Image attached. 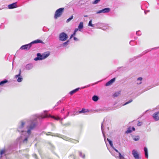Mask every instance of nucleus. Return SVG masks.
Here are the masks:
<instances>
[{
  "label": "nucleus",
  "mask_w": 159,
  "mask_h": 159,
  "mask_svg": "<svg viewBox=\"0 0 159 159\" xmlns=\"http://www.w3.org/2000/svg\"><path fill=\"white\" fill-rule=\"evenodd\" d=\"M47 116V115L36 114L32 115L30 119H25L20 121L18 125L17 131L20 134V136L17 139V143H19L20 145L26 144L31 131L38 125V120H40Z\"/></svg>",
  "instance_id": "1"
},
{
  "label": "nucleus",
  "mask_w": 159,
  "mask_h": 159,
  "mask_svg": "<svg viewBox=\"0 0 159 159\" xmlns=\"http://www.w3.org/2000/svg\"><path fill=\"white\" fill-rule=\"evenodd\" d=\"M50 54L49 52H45L42 54L38 53L37 54V57L35 58L34 60H43L48 57Z\"/></svg>",
  "instance_id": "2"
},
{
  "label": "nucleus",
  "mask_w": 159,
  "mask_h": 159,
  "mask_svg": "<svg viewBox=\"0 0 159 159\" xmlns=\"http://www.w3.org/2000/svg\"><path fill=\"white\" fill-rule=\"evenodd\" d=\"M47 112H48V111H44V112L45 113V114L44 115H47L48 116L47 117H46L45 118H48V117H51L56 120H61L60 123H61V124H62V122L61 121L63 119H65L67 116H68L69 115V112H68L66 116H64L63 118L61 119V118L60 117H59V116L55 117L54 116H51L50 115H48L47 114Z\"/></svg>",
  "instance_id": "3"
},
{
  "label": "nucleus",
  "mask_w": 159,
  "mask_h": 159,
  "mask_svg": "<svg viewBox=\"0 0 159 159\" xmlns=\"http://www.w3.org/2000/svg\"><path fill=\"white\" fill-rule=\"evenodd\" d=\"M64 10L63 7L57 9L55 11L54 17L55 19H57L58 17H60L62 14Z\"/></svg>",
  "instance_id": "4"
},
{
  "label": "nucleus",
  "mask_w": 159,
  "mask_h": 159,
  "mask_svg": "<svg viewBox=\"0 0 159 159\" xmlns=\"http://www.w3.org/2000/svg\"><path fill=\"white\" fill-rule=\"evenodd\" d=\"M9 149H6L5 148H3L0 150V158H2L3 155L6 156L12 152V150H10L9 152H8Z\"/></svg>",
  "instance_id": "5"
},
{
  "label": "nucleus",
  "mask_w": 159,
  "mask_h": 159,
  "mask_svg": "<svg viewBox=\"0 0 159 159\" xmlns=\"http://www.w3.org/2000/svg\"><path fill=\"white\" fill-rule=\"evenodd\" d=\"M68 38L67 34L64 32L61 33L59 35V39L60 41H65Z\"/></svg>",
  "instance_id": "6"
},
{
  "label": "nucleus",
  "mask_w": 159,
  "mask_h": 159,
  "mask_svg": "<svg viewBox=\"0 0 159 159\" xmlns=\"http://www.w3.org/2000/svg\"><path fill=\"white\" fill-rule=\"evenodd\" d=\"M21 70L20 69L19 70L18 74L15 76L14 78L17 79V81L18 82H21L23 80V78L21 75Z\"/></svg>",
  "instance_id": "7"
},
{
  "label": "nucleus",
  "mask_w": 159,
  "mask_h": 159,
  "mask_svg": "<svg viewBox=\"0 0 159 159\" xmlns=\"http://www.w3.org/2000/svg\"><path fill=\"white\" fill-rule=\"evenodd\" d=\"M152 48V49H147L146 50H145V51H143L142 53H141V54L137 56H136L135 57H134V60H135L136 59H139V58L140 57H142L143 55L146 54V53H148V52L151 51L152 50V49H157V48Z\"/></svg>",
  "instance_id": "8"
},
{
  "label": "nucleus",
  "mask_w": 159,
  "mask_h": 159,
  "mask_svg": "<svg viewBox=\"0 0 159 159\" xmlns=\"http://www.w3.org/2000/svg\"><path fill=\"white\" fill-rule=\"evenodd\" d=\"M89 111L88 109H85L83 108L82 109V110L77 112H74L73 114L71 115V116H75V114L78 115L79 114L84 113L86 112H89Z\"/></svg>",
  "instance_id": "9"
},
{
  "label": "nucleus",
  "mask_w": 159,
  "mask_h": 159,
  "mask_svg": "<svg viewBox=\"0 0 159 159\" xmlns=\"http://www.w3.org/2000/svg\"><path fill=\"white\" fill-rule=\"evenodd\" d=\"M31 46L32 45L30 43L29 44H26L20 47V49L25 50H28L30 48Z\"/></svg>",
  "instance_id": "10"
},
{
  "label": "nucleus",
  "mask_w": 159,
  "mask_h": 159,
  "mask_svg": "<svg viewBox=\"0 0 159 159\" xmlns=\"http://www.w3.org/2000/svg\"><path fill=\"white\" fill-rule=\"evenodd\" d=\"M111 11V9L109 7H106L98 11L96 13L99 14L102 13H107Z\"/></svg>",
  "instance_id": "11"
},
{
  "label": "nucleus",
  "mask_w": 159,
  "mask_h": 159,
  "mask_svg": "<svg viewBox=\"0 0 159 159\" xmlns=\"http://www.w3.org/2000/svg\"><path fill=\"white\" fill-rule=\"evenodd\" d=\"M132 154L135 159H141L139 154L136 150L133 149L132 151Z\"/></svg>",
  "instance_id": "12"
},
{
  "label": "nucleus",
  "mask_w": 159,
  "mask_h": 159,
  "mask_svg": "<svg viewBox=\"0 0 159 159\" xmlns=\"http://www.w3.org/2000/svg\"><path fill=\"white\" fill-rule=\"evenodd\" d=\"M112 148L115 151H116L119 154L118 156L117 155H115V157L116 158H118L120 159H124V156L123 155H122L120 152H119L114 147H112Z\"/></svg>",
  "instance_id": "13"
},
{
  "label": "nucleus",
  "mask_w": 159,
  "mask_h": 159,
  "mask_svg": "<svg viewBox=\"0 0 159 159\" xmlns=\"http://www.w3.org/2000/svg\"><path fill=\"white\" fill-rule=\"evenodd\" d=\"M159 111H157L153 114L152 117L155 120L157 121L159 120Z\"/></svg>",
  "instance_id": "14"
},
{
  "label": "nucleus",
  "mask_w": 159,
  "mask_h": 159,
  "mask_svg": "<svg viewBox=\"0 0 159 159\" xmlns=\"http://www.w3.org/2000/svg\"><path fill=\"white\" fill-rule=\"evenodd\" d=\"M17 2H15L8 5V7L9 9H12L17 7L16 5Z\"/></svg>",
  "instance_id": "15"
},
{
  "label": "nucleus",
  "mask_w": 159,
  "mask_h": 159,
  "mask_svg": "<svg viewBox=\"0 0 159 159\" xmlns=\"http://www.w3.org/2000/svg\"><path fill=\"white\" fill-rule=\"evenodd\" d=\"M34 65L32 63H29L27 64L25 66V69L27 70H30L33 68Z\"/></svg>",
  "instance_id": "16"
},
{
  "label": "nucleus",
  "mask_w": 159,
  "mask_h": 159,
  "mask_svg": "<svg viewBox=\"0 0 159 159\" xmlns=\"http://www.w3.org/2000/svg\"><path fill=\"white\" fill-rule=\"evenodd\" d=\"M115 80L116 78L115 77L112 79L106 84L105 86H108L111 85L115 81Z\"/></svg>",
  "instance_id": "17"
},
{
  "label": "nucleus",
  "mask_w": 159,
  "mask_h": 159,
  "mask_svg": "<svg viewBox=\"0 0 159 159\" xmlns=\"http://www.w3.org/2000/svg\"><path fill=\"white\" fill-rule=\"evenodd\" d=\"M135 130V128L134 127H129L128 128L127 130L125 131V133L126 134H128L131 133L132 131Z\"/></svg>",
  "instance_id": "18"
},
{
  "label": "nucleus",
  "mask_w": 159,
  "mask_h": 159,
  "mask_svg": "<svg viewBox=\"0 0 159 159\" xmlns=\"http://www.w3.org/2000/svg\"><path fill=\"white\" fill-rule=\"evenodd\" d=\"M38 43H43V42L41 40L37 39L36 40L32 41L30 43L32 46L33 44Z\"/></svg>",
  "instance_id": "19"
},
{
  "label": "nucleus",
  "mask_w": 159,
  "mask_h": 159,
  "mask_svg": "<svg viewBox=\"0 0 159 159\" xmlns=\"http://www.w3.org/2000/svg\"><path fill=\"white\" fill-rule=\"evenodd\" d=\"M80 89V88H77L71 91H70L69 93V94H70V95H72L74 94L75 93H76V92L78 91Z\"/></svg>",
  "instance_id": "20"
},
{
  "label": "nucleus",
  "mask_w": 159,
  "mask_h": 159,
  "mask_svg": "<svg viewBox=\"0 0 159 159\" xmlns=\"http://www.w3.org/2000/svg\"><path fill=\"white\" fill-rule=\"evenodd\" d=\"M83 23L82 22H80L78 25V28H77L78 29V30L81 31V30L83 29Z\"/></svg>",
  "instance_id": "21"
},
{
  "label": "nucleus",
  "mask_w": 159,
  "mask_h": 159,
  "mask_svg": "<svg viewBox=\"0 0 159 159\" xmlns=\"http://www.w3.org/2000/svg\"><path fill=\"white\" fill-rule=\"evenodd\" d=\"M8 80L6 79H5L4 80L1 81L0 82V86H3L5 84L9 82Z\"/></svg>",
  "instance_id": "22"
},
{
  "label": "nucleus",
  "mask_w": 159,
  "mask_h": 159,
  "mask_svg": "<svg viewBox=\"0 0 159 159\" xmlns=\"http://www.w3.org/2000/svg\"><path fill=\"white\" fill-rule=\"evenodd\" d=\"M144 155L145 157L148 158V149L147 147L144 148Z\"/></svg>",
  "instance_id": "23"
},
{
  "label": "nucleus",
  "mask_w": 159,
  "mask_h": 159,
  "mask_svg": "<svg viewBox=\"0 0 159 159\" xmlns=\"http://www.w3.org/2000/svg\"><path fill=\"white\" fill-rule=\"evenodd\" d=\"M143 78L141 77L138 78L136 81V83L138 84H140L142 83V80Z\"/></svg>",
  "instance_id": "24"
},
{
  "label": "nucleus",
  "mask_w": 159,
  "mask_h": 159,
  "mask_svg": "<svg viewBox=\"0 0 159 159\" xmlns=\"http://www.w3.org/2000/svg\"><path fill=\"white\" fill-rule=\"evenodd\" d=\"M103 127H104V126L103 125V123L102 122V124H101V129L102 132L103 134V137L104 138V140H105V141L106 136H105V134H104V132L103 131ZM105 141L106 142V141Z\"/></svg>",
  "instance_id": "25"
},
{
  "label": "nucleus",
  "mask_w": 159,
  "mask_h": 159,
  "mask_svg": "<svg viewBox=\"0 0 159 159\" xmlns=\"http://www.w3.org/2000/svg\"><path fill=\"white\" fill-rule=\"evenodd\" d=\"M92 100L94 102H97L99 99L97 95H94L92 97Z\"/></svg>",
  "instance_id": "26"
},
{
  "label": "nucleus",
  "mask_w": 159,
  "mask_h": 159,
  "mask_svg": "<svg viewBox=\"0 0 159 159\" xmlns=\"http://www.w3.org/2000/svg\"><path fill=\"white\" fill-rule=\"evenodd\" d=\"M78 30V29H75L74 32L72 34L70 37V39H71L74 36H75L76 34V32Z\"/></svg>",
  "instance_id": "27"
},
{
  "label": "nucleus",
  "mask_w": 159,
  "mask_h": 159,
  "mask_svg": "<svg viewBox=\"0 0 159 159\" xmlns=\"http://www.w3.org/2000/svg\"><path fill=\"white\" fill-rule=\"evenodd\" d=\"M62 138L64 140H66V141H69L71 142H73L72 140L73 139L70 138H68L66 137H64V138Z\"/></svg>",
  "instance_id": "28"
},
{
  "label": "nucleus",
  "mask_w": 159,
  "mask_h": 159,
  "mask_svg": "<svg viewBox=\"0 0 159 159\" xmlns=\"http://www.w3.org/2000/svg\"><path fill=\"white\" fill-rule=\"evenodd\" d=\"M69 42L70 40H68L66 42H65L64 43H62L61 45L63 47H66L68 44V43Z\"/></svg>",
  "instance_id": "29"
},
{
  "label": "nucleus",
  "mask_w": 159,
  "mask_h": 159,
  "mask_svg": "<svg viewBox=\"0 0 159 159\" xmlns=\"http://www.w3.org/2000/svg\"><path fill=\"white\" fill-rule=\"evenodd\" d=\"M48 133L51 134H48L47 133H46V135H52V136H57V137H60V136H59L60 134H56V135H53V134H52V133H51V132H48Z\"/></svg>",
  "instance_id": "30"
},
{
  "label": "nucleus",
  "mask_w": 159,
  "mask_h": 159,
  "mask_svg": "<svg viewBox=\"0 0 159 159\" xmlns=\"http://www.w3.org/2000/svg\"><path fill=\"white\" fill-rule=\"evenodd\" d=\"M107 140L108 141V142H109V144L110 145V146L112 147H113V144L112 143V141L111 140L107 138Z\"/></svg>",
  "instance_id": "31"
},
{
  "label": "nucleus",
  "mask_w": 159,
  "mask_h": 159,
  "mask_svg": "<svg viewBox=\"0 0 159 159\" xmlns=\"http://www.w3.org/2000/svg\"><path fill=\"white\" fill-rule=\"evenodd\" d=\"M88 25L89 26H91V27H94V25L92 23V20H90L89 21V23H88Z\"/></svg>",
  "instance_id": "32"
},
{
  "label": "nucleus",
  "mask_w": 159,
  "mask_h": 159,
  "mask_svg": "<svg viewBox=\"0 0 159 159\" xmlns=\"http://www.w3.org/2000/svg\"><path fill=\"white\" fill-rule=\"evenodd\" d=\"M133 139L134 140L137 141L139 140V136H135L133 137Z\"/></svg>",
  "instance_id": "33"
},
{
  "label": "nucleus",
  "mask_w": 159,
  "mask_h": 159,
  "mask_svg": "<svg viewBox=\"0 0 159 159\" xmlns=\"http://www.w3.org/2000/svg\"><path fill=\"white\" fill-rule=\"evenodd\" d=\"M79 155L82 158H85V155L84 154H83L82 152L80 151H79Z\"/></svg>",
  "instance_id": "34"
},
{
  "label": "nucleus",
  "mask_w": 159,
  "mask_h": 159,
  "mask_svg": "<svg viewBox=\"0 0 159 159\" xmlns=\"http://www.w3.org/2000/svg\"><path fill=\"white\" fill-rule=\"evenodd\" d=\"M120 94V92H117L115 93L113 95V96L115 97H117L119 96V94Z\"/></svg>",
  "instance_id": "35"
},
{
  "label": "nucleus",
  "mask_w": 159,
  "mask_h": 159,
  "mask_svg": "<svg viewBox=\"0 0 159 159\" xmlns=\"http://www.w3.org/2000/svg\"><path fill=\"white\" fill-rule=\"evenodd\" d=\"M133 101V100L132 99H130L129 101H128V102H126L124 104H123L122 105V106H125L126 105H127L128 104H129V103L131 102H132Z\"/></svg>",
  "instance_id": "36"
},
{
  "label": "nucleus",
  "mask_w": 159,
  "mask_h": 159,
  "mask_svg": "<svg viewBox=\"0 0 159 159\" xmlns=\"http://www.w3.org/2000/svg\"><path fill=\"white\" fill-rule=\"evenodd\" d=\"M73 18V16L72 15L70 17H69L68 19L66 21V23H68L69 22L70 20H71Z\"/></svg>",
  "instance_id": "37"
},
{
  "label": "nucleus",
  "mask_w": 159,
  "mask_h": 159,
  "mask_svg": "<svg viewBox=\"0 0 159 159\" xmlns=\"http://www.w3.org/2000/svg\"><path fill=\"white\" fill-rule=\"evenodd\" d=\"M134 43V40H131L129 42V44L131 45H134L135 44Z\"/></svg>",
  "instance_id": "38"
},
{
  "label": "nucleus",
  "mask_w": 159,
  "mask_h": 159,
  "mask_svg": "<svg viewBox=\"0 0 159 159\" xmlns=\"http://www.w3.org/2000/svg\"><path fill=\"white\" fill-rule=\"evenodd\" d=\"M101 0H94V1L93 2V4H96L100 1Z\"/></svg>",
  "instance_id": "39"
},
{
  "label": "nucleus",
  "mask_w": 159,
  "mask_h": 159,
  "mask_svg": "<svg viewBox=\"0 0 159 159\" xmlns=\"http://www.w3.org/2000/svg\"><path fill=\"white\" fill-rule=\"evenodd\" d=\"M141 34L140 31L139 30L137 31L136 32V34L138 36H140Z\"/></svg>",
  "instance_id": "40"
},
{
  "label": "nucleus",
  "mask_w": 159,
  "mask_h": 159,
  "mask_svg": "<svg viewBox=\"0 0 159 159\" xmlns=\"http://www.w3.org/2000/svg\"><path fill=\"white\" fill-rule=\"evenodd\" d=\"M62 102V100H60V101H59L57 103H56V105H55V107H56V106H58V105L60 103H61Z\"/></svg>",
  "instance_id": "41"
},
{
  "label": "nucleus",
  "mask_w": 159,
  "mask_h": 159,
  "mask_svg": "<svg viewBox=\"0 0 159 159\" xmlns=\"http://www.w3.org/2000/svg\"><path fill=\"white\" fill-rule=\"evenodd\" d=\"M49 145L51 147V149H53L54 148V146L51 143H49Z\"/></svg>",
  "instance_id": "42"
},
{
  "label": "nucleus",
  "mask_w": 159,
  "mask_h": 159,
  "mask_svg": "<svg viewBox=\"0 0 159 159\" xmlns=\"http://www.w3.org/2000/svg\"><path fill=\"white\" fill-rule=\"evenodd\" d=\"M90 86V84H89L81 88V89H84L87 87H89Z\"/></svg>",
  "instance_id": "43"
},
{
  "label": "nucleus",
  "mask_w": 159,
  "mask_h": 159,
  "mask_svg": "<svg viewBox=\"0 0 159 159\" xmlns=\"http://www.w3.org/2000/svg\"><path fill=\"white\" fill-rule=\"evenodd\" d=\"M142 122H139V123L137 124V125L138 126H140L142 125Z\"/></svg>",
  "instance_id": "44"
},
{
  "label": "nucleus",
  "mask_w": 159,
  "mask_h": 159,
  "mask_svg": "<svg viewBox=\"0 0 159 159\" xmlns=\"http://www.w3.org/2000/svg\"><path fill=\"white\" fill-rule=\"evenodd\" d=\"M73 39H74V40L75 41H78V39L77 38H76L75 37H74Z\"/></svg>",
  "instance_id": "45"
},
{
  "label": "nucleus",
  "mask_w": 159,
  "mask_h": 159,
  "mask_svg": "<svg viewBox=\"0 0 159 159\" xmlns=\"http://www.w3.org/2000/svg\"><path fill=\"white\" fill-rule=\"evenodd\" d=\"M98 81L97 82H95V83H94V84H92V85H93L95 84H98V83L99 82H100V81Z\"/></svg>",
  "instance_id": "46"
},
{
  "label": "nucleus",
  "mask_w": 159,
  "mask_h": 159,
  "mask_svg": "<svg viewBox=\"0 0 159 159\" xmlns=\"http://www.w3.org/2000/svg\"><path fill=\"white\" fill-rule=\"evenodd\" d=\"M64 111V109L63 108L61 111V112L63 113V112Z\"/></svg>",
  "instance_id": "47"
},
{
  "label": "nucleus",
  "mask_w": 159,
  "mask_h": 159,
  "mask_svg": "<svg viewBox=\"0 0 159 159\" xmlns=\"http://www.w3.org/2000/svg\"><path fill=\"white\" fill-rule=\"evenodd\" d=\"M70 125V123H68L67 124H64L63 125Z\"/></svg>",
  "instance_id": "48"
},
{
  "label": "nucleus",
  "mask_w": 159,
  "mask_h": 159,
  "mask_svg": "<svg viewBox=\"0 0 159 159\" xmlns=\"http://www.w3.org/2000/svg\"><path fill=\"white\" fill-rule=\"evenodd\" d=\"M137 38H137V37H134V39H137Z\"/></svg>",
  "instance_id": "49"
},
{
  "label": "nucleus",
  "mask_w": 159,
  "mask_h": 159,
  "mask_svg": "<svg viewBox=\"0 0 159 159\" xmlns=\"http://www.w3.org/2000/svg\"><path fill=\"white\" fill-rule=\"evenodd\" d=\"M34 156H35V158L37 159V155H36V154H35L34 155Z\"/></svg>",
  "instance_id": "50"
},
{
  "label": "nucleus",
  "mask_w": 159,
  "mask_h": 159,
  "mask_svg": "<svg viewBox=\"0 0 159 159\" xmlns=\"http://www.w3.org/2000/svg\"><path fill=\"white\" fill-rule=\"evenodd\" d=\"M65 100L64 98H63L62 99V100Z\"/></svg>",
  "instance_id": "51"
},
{
  "label": "nucleus",
  "mask_w": 159,
  "mask_h": 159,
  "mask_svg": "<svg viewBox=\"0 0 159 159\" xmlns=\"http://www.w3.org/2000/svg\"><path fill=\"white\" fill-rule=\"evenodd\" d=\"M87 16H88L87 15H85V16H84V17H86Z\"/></svg>",
  "instance_id": "52"
},
{
  "label": "nucleus",
  "mask_w": 159,
  "mask_h": 159,
  "mask_svg": "<svg viewBox=\"0 0 159 159\" xmlns=\"http://www.w3.org/2000/svg\"><path fill=\"white\" fill-rule=\"evenodd\" d=\"M13 61H14V60H13ZM13 62H12V65H13Z\"/></svg>",
  "instance_id": "53"
},
{
  "label": "nucleus",
  "mask_w": 159,
  "mask_h": 159,
  "mask_svg": "<svg viewBox=\"0 0 159 159\" xmlns=\"http://www.w3.org/2000/svg\"><path fill=\"white\" fill-rule=\"evenodd\" d=\"M112 155L113 156H115V155H113V154H112Z\"/></svg>",
  "instance_id": "54"
},
{
  "label": "nucleus",
  "mask_w": 159,
  "mask_h": 159,
  "mask_svg": "<svg viewBox=\"0 0 159 159\" xmlns=\"http://www.w3.org/2000/svg\"><path fill=\"white\" fill-rule=\"evenodd\" d=\"M144 12H145V14H146V13L145 11H144Z\"/></svg>",
  "instance_id": "55"
},
{
  "label": "nucleus",
  "mask_w": 159,
  "mask_h": 159,
  "mask_svg": "<svg viewBox=\"0 0 159 159\" xmlns=\"http://www.w3.org/2000/svg\"><path fill=\"white\" fill-rule=\"evenodd\" d=\"M2 9H0V10H1Z\"/></svg>",
  "instance_id": "56"
}]
</instances>
